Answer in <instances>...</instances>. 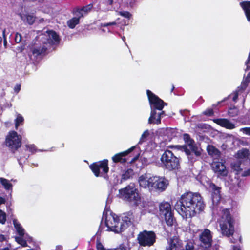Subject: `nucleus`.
Wrapping results in <instances>:
<instances>
[{
	"instance_id": "nucleus-1",
	"label": "nucleus",
	"mask_w": 250,
	"mask_h": 250,
	"mask_svg": "<svg viewBox=\"0 0 250 250\" xmlns=\"http://www.w3.org/2000/svg\"><path fill=\"white\" fill-rule=\"evenodd\" d=\"M205 207L203 199L198 193L186 192L174 205V208L184 218H191L202 211Z\"/></svg>"
},
{
	"instance_id": "nucleus-2",
	"label": "nucleus",
	"mask_w": 250,
	"mask_h": 250,
	"mask_svg": "<svg viewBox=\"0 0 250 250\" xmlns=\"http://www.w3.org/2000/svg\"><path fill=\"white\" fill-rule=\"evenodd\" d=\"M180 158L176 157L169 150H166L160 158L162 167L168 171L178 170L180 168Z\"/></svg>"
},
{
	"instance_id": "nucleus-3",
	"label": "nucleus",
	"mask_w": 250,
	"mask_h": 250,
	"mask_svg": "<svg viewBox=\"0 0 250 250\" xmlns=\"http://www.w3.org/2000/svg\"><path fill=\"white\" fill-rule=\"evenodd\" d=\"M221 219L220 226L222 234L227 237L232 236L234 233L235 220L231 215L229 209L222 210Z\"/></svg>"
},
{
	"instance_id": "nucleus-4",
	"label": "nucleus",
	"mask_w": 250,
	"mask_h": 250,
	"mask_svg": "<svg viewBox=\"0 0 250 250\" xmlns=\"http://www.w3.org/2000/svg\"><path fill=\"white\" fill-rule=\"evenodd\" d=\"M146 94L151 106V111L150 116L148 119V123L152 124V123H154L153 120H155L156 117H157L156 110L162 111L164 107L167 105V103L149 90H146Z\"/></svg>"
},
{
	"instance_id": "nucleus-5",
	"label": "nucleus",
	"mask_w": 250,
	"mask_h": 250,
	"mask_svg": "<svg viewBox=\"0 0 250 250\" xmlns=\"http://www.w3.org/2000/svg\"><path fill=\"white\" fill-rule=\"evenodd\" d=\"M22 137L15 131H10L6 136L4 142L10 152L14 154L21 147Z\"/></svg>"
},
{
	"instance_id": "nucleus-6",
	"label": "nucleus",
	"mask_w": 250,
	"mask_h": 250,
	"mask_svg": "<svg viewBox=\"0 0 250 250\" xmlns=\"http://www.w3.org/2000/svg\"><path fill=\"white\" fill-rule=\"evenodd\" d=\"M119 193L122 199L129 202L137 203L140 200L138 189L133 183H130L125 188L120 189Z\"/></svg>"
},
{
	"instance_id": "nucleus-7",
	"label": "nucleus",
	"mask_w": 250,
	"mask_h": 250,
	"mask_svg": "<svg viewBox=\"0 0 250 250\" xmlns=\"http://www.w3.org/2000/svg\"><path fill=\"white\" fill-rule=\"evenodd\" d=\"M157 236L154 231L144 230L137 235V241L141 247H150L156 242Z\"/></svg>"
},
{
	"instance_id": "nucleus-8",
	"label": "nucleus",
	"mask_w": 250,
	"mask_h": 250,
	"mask_svg": "<svg viewBox=\"0 0 250 250\" xmlns=\"http://www.w3.org/2000/svg\"><path fill=\"white\" fill-rule=\"evenodd\" d=\"M90 169L96 177L102 176L108 179L107 173L109 172L108 160L104 159L103 160L92 163L89 166Z\"/></svg>"
},
{
	"instance_id": "nucleus-9",
	"label": "nucleus",
	"mask_w": 250,
	"mask_h": 250,
	"mask_svg": "<svg viewBox=\"0 0 250 250\" xmlns=\"http://www.w3.org/2000/svg\"><path fill=\"white\" fill-rule=\"evenodd\" d=\"M165 250H195L193 243L188 241L183 248V241L178 236H173L168 241V246Z\"/></svg>"
},
{
	"instance_id": "nucleus-10",
	"label": "nucleus",
	"mask_w": 250,
	"mask_h": 250,
	"mask_svg": "<svg viewBox=\"0 0 250 250\" xmlns=\"http://www.w3.org/2000/svg\"><path fill=\"white\" fill-rule=\"evenodd\" d=\"M159 215L164 217L167 225L172 226L176 219L172 210L171 205L167 202H162L159 206Z\"/></svg>"
},
{
	"instance_id": "nucleus-11",
	"label": "nucleus",
	"mask_w": 250,
	"mask_h": 250,
	"mask_svg": "<svg viewBox=\"0 0 250 250\" xmlns=\"http://www.w3.org/2000/svg\"><path fill=\"white\" fill-rule=\"evenodd\" d=\"M199 247L201 250H210L213 244V236L211 231L205 229L199 235Z\"/></svg>"
},
{
	"instance_id": "nucleus-12",
	"label": "nucleus",
	"mask_w": 250,
	"mask_h": 250,
	"mask_svg": "<svg viewBox=\"0 0 250 250\" xmlns=\"http://www.w3.org/2000/svg\"><path fill=\"white\" fill-rule=\"evenodd\" d=\"M105 224L107 227L108 231H113L117 233L122 232L119 217L115 214L107 217Z\"/></svg>"
},
{
	"instance_id": "nucleus-13",
	"label": "nucleus",
	"mask_w": 250,
	"mask_h": 250,
	"mask_svg": "<svg viewBox=\"0 0 250 250\" xmlns=\"http://www.w3.org/2000/svg\"><path fill=\"white\" fill-rule=\"evenodd\" d=\"M151 188L159 191H164L169 184V181L165 177H151Z\"/></svg>"
},
{
	"instance_id": "nucleus-14",
	"label": "nucleus",
	"mask_w": 250,
	"mask_h": 250,
	"mask_svg": "<svg viewBox=\"0 0 250 250\" xmlns=\"http://www.w3.org/2000/svg\"><path fill=\"white\" fill-rule=\"evenodd\" d=\"M211 168L213 171L217 174L218 177H226L228 175V171L224 163L214 162L211 164Z\"/></svg>"
},
{
	"instance_id": "nucleus-15",
	"label": "nucleus",
	"mask_w": 250,
	"mask_h": 250,
	"mask_svg": "<svg viewBox=\"0 0 250 250\" xmlns=\"http://www.w3.org/2000/svg\"><path fill=\"white\" fill-rule=\"evenodd\" d=\"M134 216L132 213L126 212L122 216V222H120V227L122 232L125 230L128 227L133 224Z\"/></svg>"
},
{
	"instance_id": "nucleus-16",
	"label": "nucleus",
	"mask_w": 250,
	"mask_h": 250,
	"mask_svg": "<svg viewBox=\"0 0 250 250\" xmlns=\"http://www.w3.org/2000/svg\"><path fill=\"white\" fill-rule=\"evenodd\" d=\"M135 148V146H133L128 149L115 154L112 157V160L115 163H120L125 164L127 162V159L125 158L128 154L131 153Z\"/></svg>"
},
{
	"instance_id": "nucleus-17",
	"label": "nucleus",
	"mask_w": 250,
	"mask_h": 250,
	"mask_svg": "<svg viewBox=\"0 0 250 250\" xmlns=\"http://www.w3.org/2000/svg\"><path fill=\"white\" fill-rule=\"evenodd\" d=\"M208 188L211 192V198L213 202H219L221 199V188L217 186L212 182H210L208 184Z\"/></svg>"
},
{
	"instance_id": "nucleus-18",
	"label": "nucleus",
	"mask_w": 250,
	"mask_h": 250,
	"mask_svg": "<svg viewBox=\"0 0 250 250\" xmlns=\"http://www.w3.org/2000/svg\"><path fill=\"white\" fill-rule=\"evenodd\" d=\"M47 33L49 38L44 42L48 48L54 45H58L59 44L61 39L56 32L54 30H49L47 31Z\"/></svg>"
},
{
	"instance_id": "nucleus-19",
	"label": "nucleus",
	"mask_w": 250,
	"mask_h": 250,
	"mask_svg": "<svg viewBox=\"0 0 250 250\" xmlns=\"http://www.w3.org/2000/svg\"><path fill=\"white\" fill-rule=\"evenodd\" d=\"M213 122L221 127L228 129H233L235 127V125L226 118H217L212 120Z\"/></svg>"
},
{
	"instance_id": "nucleus-20",
	"label": "nucleus",
	"mask_w": 250,
	"mask_h": 250,
	"mask_svg": "<svg viewBox=\"0 0 250 250\" xmlns=\"http://www.w3.org/2000/svg\"><path fill=\"white\" fill-rule=\"evenodd\" d=\"M213 122L221 127L228 129H233L235 127V125L226 118H217L212 120Z\"/></svg>"
},
{
	"instance_id": "nucleus-21",
	"label": "nucleus",
	"mask_w": 250,
	"mask_h": 250,
	"mask_svg": "<svg viewBox=\"0 0 250 250\" xmlns=\"http://www.w3.org/2000/svg\"><path fill=\"white\" fill-rule=\"evenodd\" d=\"M151 177L147 178L146 175H142L138 178V182L141 188H151Z\"/></svg>"
},
{
	"instance_id": "nucleus-22",
	"label": "nucleus",
	"mask_w": 250,
	"mask_h": 250,
	"mask_svg": "<svg viewBox=\"0 0 250 250\" xmlns=\"http://www.w3.org/2000/svg\"><path fill=\"white\" fill-rule=\"evenodd\" d=\"M48 48V46L43 42L42 46L32 47L31 48V50L33 55L35 57H38L40 55L45 54Z\"/></svg>"
},
{
	"instance_id": "nucleus-23",
	"label": "nucleus",
	"mask_w": 250,
	"mask_h": 250,
	"mask_svg": "<svg viewBox=\"0 0 250 250\" xmlns=\"http://www.w3.org/2000/svg\"><path fill=\"white\" fill-rule=\"evenodd\" d=\"M134 175V170L131 168H128L123 170V173L121 176V182H125L131 178H132Z\"/></svg>"
},
{
	"instance_id": "nucleus-24",
	"label": "nucleus",
	"mask_w": 250,
	"mask_h": 250,
	"mask_svg": "<svg viewBox=\"0 0 250 250\" xmlns=\"http://www.w3.org/2000/svg\"><path fill=\"white\" fill-rule=\"evenodd\" d=\"M207 151L208 154L212 157L218 158L220 156V151L213 145H208L207 147Z\"/></svg>"
},
{
	"instance_id": "nucleus-25",
	"label": "nucleus",
	"mask_w": 250,
	"mask_h": 250,
	"mask_svg": "<svg viewBox=\"0 0 250 250\" xmlns=\"http://www.w3.org/2000/svg\"><path fill=\"white\" fill-rule=\"evenodd\" d=\"M241 7L245 12L247 19L250 21V1H244L240 3Z\"/></svg>"
},
{
	"instance_id": "nucleus-26",
	"label": "nucleus",
	"mask_w": 250,
	"mask_h": 250,
	"mask_svg": "<svg viewBox=\"0 0 250 250\" xmlns=\"http://www.w3.org/2000/svg\"><path fill=\"white\" fill-rule=\"evenodd\" d=\"M21 18L24 21H26L29 25L33 24L36 20L35 16L28 14H21Z\"/></svg>"
},
{
	"instance_id": "nucleus-27",
	"label": "nucleus",
	"mask_w": 250,
	"mask_h": 250,
	"mask_svg": "<svg viewBox=\"0 0 250 250\" xmlns=\"http://www.w3.org/2000/svg\"><path fill=\"white\" fill-rule=\"evenodd\" d=\"M13 224L19 236L23 237L24 235V229L21 225L16 220H13Z\"/></svg>"
},
{
	"instance_id": "nucleus-28",
	"label": "nucleus",
	"mask_w": 250,
	"mask_h": 250,
	"mask_svg": "<svg viewBox=\"0 0 250 250\" xmlns=\"http://www.w3.org/2000/svg\"><path fill=\"white\" fill-rule=\"evenodd\" d=\"M0 182L6 190L12 189L13 185L8 180L4 178H0Z\"/></svg>"
},
{
	"instance_id": "nucleus-29",
	"label": "nucleus",
	"mask_w": 250,
	"mask_h": 250,
	"mask_svg": "<svg viewBox=\"0 0 250 250\" xmlns=\"http://www.w3.org/2000/svg\"><path fill=\"white\" fill-rule=\"evenodd\" d=\"M79 22V18L73 17L67 21V25L69 28L73 29Z\"/></svg>"
},
{
	"instance_id": "nucleus-30",
	"label": "nucleus",
	"mask_w": 250,
	"mask_h": 250,
	"mask_svg": "<svg viewBox=\"0 0 250 250\" xmlns=\"http://www.w3.org/2000/svg\"><path fill=\"white\" fill-rule=\"evenodd\" d=\"M189 147L191 150L190 151H191L196 156L199 157L201 156V152L200 150H199L198 148L195 144V142L192 144H189Z\"/></svg>"
},
{
	"instance_id": "nucleus-31",
	"label": "nucleus",
	"mask_w": 250,
	"mask_h": 250,
	"mask_svg": "<svg viewBox=\"0 0 250 250\" xmlns=\"http://www.w3.org/2000/svg\"><path fill=\"white\" fill-rule=\"evenodd\" d=\"M24 123V118L20 114H18L16 118L15 119V125L16 129H18V127Z\"/></svg>"
},
{
	"instance_id": "nucleus-32",
	"label": "nucleus",
	"mask_w": 250,
	"mask_h": 250,
	"mask_svg": "<svg viewBox=\"0 0 250 250\" xmlns=\"http://www.w3.org/2000/svg\"><path fill=\"white\" fill-rule=\"evenodd\" d=\"M241 163L240 161H238L231 164V168L233 170L236 171V174H238L242 171V168L241 167Z\"/></svg>"
},
{
	"instance_id": "nucleus-33",
	"label": "nucleus",
	"mask_w": 250,
	"mask_h": 250,
	"mask_svg": "<svg viewBox=\"0 0 250 250\" xmlns=\"http://www.w3.org/2000/svg\"><path fill=\"white\" fill-rule=\"evenodd\" d=\"M16 241L21 246L25 247H27V243L26 240L23 238V237L19 236L15 238Z\"/></svg>"
},
{
	"instance_id": "nucleus-34",
	"label": "nucleus",
	"mask_w": 250,
	"mask_h": 250,
	"mask_svg": "<svg viewBox=\"0 0 250 250\" xmlns=\"http://www.w3.org/2000/svg\"><path fill=\"white\" fill-rule=\"evenodd\" d=\"M228 114L230 117H235L238 114V110L235 107L229 108L228 111Z\"/></svg>"
},
{
	"instance_id": "nucleus-35",
	"label": "nucleus",
	"mask_w": 250,
	"mask_h": 250,
	"mask_svg": "<svg viewBox=\"0 0 250 250\" xmlns=\"http://www.w3.org/2000/svg\"><path fill=\"white\" fill-rule=\"evenodd\" d=\"M184 139L188 146L189 144H192L195 142L191 138L190 135L187 133L184 134Z\"/></svg>"
},
{
	"instance_id": "nucleus-36",
	"label": "nucleus",
	"mask_w": 250,
	"mask_h": 250,
	"mask_svg": "<svg viewBox=\"0 0 250 250\" xmlns=\"http://www.w3.org/2000/svg\"><path fill=\"white\" fill-rule=\"evenodd\" d=\"M165 113L164 111H162L160 113H159L157 115V118H156V121H154L153 124L155 123L157 125L161 124V118L163 117L165 115ZM154 120L153 121H154Z\"/></svg>"
},
{
	"instance_id": "nucleus-37",
	"label": "nucleus",
	"mask_w": 250,
	"mask_h": 250,
	"mask_svg": "<svg viewBox=\"0 0 250 250\" xmlns=\"http://www.w3.org/2000/svg\"><path fill=\"white\" fill-rule=\"evenodd\" d=\"M6 220V214L2 210L0 209V223L4 224Z\"/></svg>"
},
{
	"instance_id": "nucleus-38",
	"label": "nucleus",
	"mask_w": 250,
	"mask_h": 250,
	"mask_svg": "<svg viewBox=\"0 0 250 250\" xmlns=\"http://www.w3.org/2000/svg\"><path fill=\"white\" fill-rule=\"evenodd\" d=\"M93 7V5L92 4H89L85 6H83L82 8H80L82 11L84 15L86 14L88 11H90Z\"/></svg>"
},
{
	"instance_id": "nucleus-39",
	"label": "nucleus",
	"mask_w": 250,
	"mask_h": 250,
	"mask_svg": "<svg viewBox=\"0 0 250 250\" xmlns=\"http://www.w3.org/2000/svg\"><path fill=\"white\" fill-rule=\"evenodd\" d=\"M73 13L76 15V18H79V20H80V18L83 17V15H84L80 8H77L74 11Z\"/></svg>"
},
{
	"instance_id": "nucleus-40",
	"label": "nucleus",
	"mask_w": 250,
	"mask_h": 250,
	"mask_svg": "<svg viewBox=\"0 0 250 250\" xmlns=\"http://www.w3.org/2000/svg\"><path fill=\"white\" fill-rule=\"evenodd\" d=\"M118 15L122 16L125 18L130 19L132 16V15L128 11H119Z\"/></svg>"
},
{
	"instance_id": "nucleus-41",
	"label": "nucleus",
	"mask_w": 250,
	"mask_h": 250,
	"mask_svg": "<svg viewBox=\"0 0 250 250\" xmlns=\"http://www.w3.org/2000/svg\"><path fill=\"white\" fill-rule=\"evenodd\" d=\"M237 154L239 158H244L248 156V151L245 150H242L238 151Z\"/></svg>"
},
{
	"instance_id": "nucleus-42",
	"label": "nucleus",
	"mask_w": 250,
	"mask_h": 250,
	"mask_svg": "<svg viewBox=\"0 0 250 250\" xmlns=\"http://www.w3.org/2000/svg\"><path fill=\"white\" fill-rule=\"evenodd\" d=\"M203 114L207 116H212L214 115V111L212 108H207Z\"/></svg>"
},
{
	"instance_id": "nucleus-43",
	"label": "nucleus",
	"mask_w": 250,
	"mask_h": 250,
	"mask_svg": "<svg viewBox=\"0 0 250 250\" xmlns=\"http://www.w3.org/2000/svg\"><path fill=\"white\" fill-rule=\"evenodd\" d=\"M23 2L35 3L39 4H42L44 3V0H22Z\"/></svg>"
},
{
	"instance_id": "nucleus-44",
	"label": "nucleus",
	"mask_w": 250,
	"mask_h": 250,
	"mask_svg": "<svg viewBox=\"0 0 250 250\" xmlns=\"http://www.w3.org/2000/svg\"><path fill=\"white\" fill-rule=\"evenodd\" d=\"M25 147L27 150L32 153L36 151V146L34 145H26Z\"/></svg>"
},
{
	"instance_id": "nucleus-45",
	"label": "nucleus",
	"mask_w": 250,
	"mask_h": 250,
	"mask_svg": "<svg viewBox=\"0 0 250 250\" xmlns=\"http://www.w3.org/2000/svg\"><path fill=\"white\" fill-rule=\"evenodd\" d=\"M22 36L20 33H16L15 36V42L16 43H20L21 41Z\"/></svg>"
},
{
	"instance_id": "nucleus-46",
	"label": "nucleus",
	"mask_w": 250,
	"mask_h": 250,
	"mask_svg": "<svg viewBox=\"0 0 250 250\" xmlns=\"http://www.w3.org/2000/svg\"><path fill=\"white\" fill-rule=\"evenodd\" d=\"M96 249L97 250H106L103 244L99 241L96 242Z\"/></svg>"
},
{
	"instance_id": "nucleus-47",
	"label": "nucleus",
	"mask_w": 250,
	"mask_h": 250,
	"mask_svg": "<svg viewBox=\"0 0 250 250\" xmlns=\"http://www.w3.org/2000/svg\"><path fill=\"white\" fill-rule=\"evenodd\" d=\"M149 135V132L148 130L145 131L142 135H141L140 141L143 142L145 141V139H146Z\"/></svg>"
},
{
	"instance_id": "nucleus-48",
	"label": "nucleus",
	"mask_w": 250,
	"mask_h": 250,
	"mask_svg": "<svg viewBox=\"0 0 250 250\" xmlns=\"http://www.w3.org/2000/svg\"><path fill=\"white\" fill-rule=\"evenodd\" d=\"M249 80H244L241 83V87L243 90H245L248 86Z\"/></svg>"
},
{
	"instance_id": "nucleus-49",
	"label": "nucleus",
	"mask_w": 250,
	"mask_h": 250,
	"mask_svg": "<svg viewBox=\"0 0 250 250\" xmlns=\"http://www.w3.org/2000/svg\"><path fill=\"white\" fill-rule=\"evenodd\" d=\"M116 24V21L108 22V23H102L101 24V26L104 27H106L109 26L111 25H115Z\"/></svg>"
},
{
	"instance_id": "nucleus-50",
	"label": "nucleus",
	"mask_w": 250,
	"mask_h": 250,
	"mask_svg": "<svg viewBox=\"0 0 250 250\" xmlns=\"http://www.w3.org/2000/svg\"><path fill=\"white\" fill-rule=\"evenodd\" d=\"M182 147L184 149V151L187 155H190L191 154L190 149H188L187 146L184 145Z\"/></svg>"
},
{
	"instance_id": "nucleus-51",
	"label": "nucleus",
	"mask_w": 250,
	"mask_h": 250,
	"mask_svg": "<svg viewBox=\"0 0 250 250\" xmlns=\"http://www.w3.org/2000/svg\"><path fill=\"white\" fill-rule=\"evenodd\" d=\"M241 130H242L245 134L250 136V127H244Z\"/></svg>"
},
{
	"instance_id": "nucleus-52",
	"label": "nucleus",
	"mask_w": 250,
	"mask_h": 250,
	"mask_svg": "<svg viewBox=\"0 0 250 250\" xmlns=\"http://www.w3.org/2000/svg\"><path fill=\"white\" fill-rule=\"evenodd\" d=\"M21 85L20 84H17L14 87V91L18 93L21 90Z\"/></svg>"
},
{
	"instance_id": "nucleus-53",
	"label": "nucleus",
	"mask_w": 250,
	"mask_h": 250,
	"mask_svg": "<svg viewBox=\"0 0 250 250\" xmlns=\"http://www.w3.org/2000/svg\"><path fill=\"white\" fill-rule=\"evenodd\" d=\"M250 175V168L244 171L242 173V176L244 177L248 176Z\"/></svg>"
},
{
	"instance_id": "nucleus-54",
	"label": "nucleus",
	"mask_w": 250,
	"mask_h": 250,
	"mask_svg": "<svg viewBox=\"0 0 250 250\" xmlns=\"http://www.w3.org/2000/svg\"><path fill=\"white\" fill-rule=\"evenodd\" d=\"M24 49H25V46H24V45H21V46L20 47H18L17 49L19 52H22V51L24 50Z\"/></svg>"
},
{
	"instance_id": "nucleus-55",
	"label": "nucleus",
	"mask_w": 250,
	"mask_h": 250,
	"mask_svg": "<svg viewBox=\"0 0 250 250\" xmlns=\"http://www.w3.org/2000/svg\"><path fill=\"white\" fill-rule=\"evenodd\" d=\"M6 202V200L4 198L2 197H0V206L1 204H5Z\"/></svg>"
},
{
	"instance_id": "nucleus-56",
	"label": "nucleus",
	"mask_w": 250,
	"mask_h": 250,
	"mask_svg": "<svg viewBox=\"0 0 250 250\" xmlns=\"http://www.w3.org/2000/svg\"><path fill=\"white\" fill-rule=\"evenodd\" d=\"M139 154H138L137 155L135 156V157H134L130 161V163H132L133 162H134V161H135L136 160H137L139 158Z\"/></svg>"
},
{
	"instance_id": "nucleus-57",
	"label": "nucleus",
	"mask_w": 250,
	"mask_h": 250,
	"mask_svg": "<svg viewBox=\"0 0 250 250\" xmlns=\"http://www.w3.org/2000/svg\"><path fill=\"white\" fill-rule=\"evenodd\" d=\"M5 240H6V238H5V236L3 234H0V242H2L4 241Z\"/></svg>"
},
{
	"instance_id": "nucleus-58",
	"label": "nucleus",
	"mask_w": 250,
	"mask_h": 250,
	"mask_svg": "<svg viewBox=\"0 0 250 250\" xmlns=\"http://www.w3.org/2000/svg\"><path fill=\"white\" fill-rule=\"evenodd\" d=\"M238 93L237 92H236L235 93V94L232 98L233 101H235L238 99Z\"/></svg>"
},
{
	"instance_id": "nucleus-59",
	"label": "nucleus",
	"mask_w": 250,
	"mask_h": 250,
	"mask_svg": "<svg viewBox=\"0 0 250 250\" xmlns=\"http://www.w3.org/2000/svg\"><path fill=\"white\" fill-rule=\"evenodd\" d=\"M2 36H3V39H6V29H4L3 30H2Z\"/></svg>"
},
{
	"instance_id": "nucleus-60",
	"label": "nucleus",
	"mask_w": 250,
	"mask_h": 250,
	"mask_svg": "<svg viewBox=\"0 0 250 250\" xmlns=\"http://www.w3.org/2000/svg\"><path fill=\"white\" fill-rule=\"evenodd\" d=\"M7 39L5 38L3 39V44L5 47L7 46Z\"/></svg>"
},
{
	"instance_id": "nucleus-61",
	"label": "nucleus",
	"mask_w": 250,
	"mask_h": 250,
	"mask_svg": "<svg viewBox=\"0 0 250 250\" xmlns=\"http://www.w3.org/2000/svg\"><path fill=\"white\" fill-rule=\"evenodd\" d=\"M109 5H112L113 3V0H108Z\"/></svg>"
},
{
	"instance_id": "nucleus-62",
	"label": "nucleus",
	"mask_w": 250,
	"mask_h": 250,
	"mask_svg": "<svg viewBox=\"0 0 250 250\" xmlns=\"http://www.w3.org/2000/svg\"><path fill=\"white\" fill-rule=\"evenodd\" d=\"M117 250H126V249L124 247H122L121 248H120L119 249H118Z\"/></svg>"
},
{
	"instance_id": "nucleus-63",
	"label": "nucleus",
	"mask_w": 250,
	"mask_h": 250,
	"mask_svg": "<svg viewBox=\"0 0 250 250\" xmlns=\"http://www.w3.org/2000/svg\"><path fill=\"white\" fill-rule=\"evenodd\" d=\"M233 250H241V249L238 247H234L233 248Z\"/></svg>"
},
{
	"instance_id": "nucleus-64",
	"label": "nucleus",
	"mask_w": 250,
	"mask_h": 250,
	"mask_svg": "<svg viewBox=\"0 0 250 250\" xmlns=\"http://www.w3.org/2000/svg\"><path fill=\"white\" fill-rule=\"evenodd\" d=\"M245 80H249V82H250V76H249V75H247V76L245 79Z\"/></svg>"
}]
</instances>
